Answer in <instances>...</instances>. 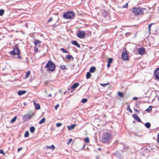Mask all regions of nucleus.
Returning <instances> with one entry per match:
<instances>
[{"mask_svg": "<svg viewBox=\"0 0 159 159\" xmlns=\"http://www.w3.org/2000/svg\"><path fill=\"white\" fill-rule=\"evenodd\" d=\"M91 75V74L90 72H88L86 75V78L87 79H89Z\"/></svg>", "mask_w": 159, "mask_h": 159, "instance_id": "393cba45", "label": "nucleus"}, {"mask_svg": "<svg viewBox=\"0 0 159 159\" xmlns=\"http://www.w3.org/2000/svg\"><path fill=\"white\" fill-rule=\"evenodd\" d=\"M110 65H111V64L108 63L107 64V67H110Z\"/></svg>", "mask_w": 159, "mask_h": 159, "instance_id": "603ef678", "label": "nucleus"}, {"mask_svg": "<svg viewBox=\"0 0 159 159\" xmlns=\"http://www.w3.org/2000/svg\"><path fill=\"white\" fill-rule=\"evenodd\" d=\"M158 143L159 144V134H158L157 135V141Z\"/></svg>", "mask_w": 159, "mask_h": 159, "instance_id": "de8ad7c7", "label": "nucleus"}, {"mask_svg": "<svg viewBox=\"0 0 159 159\" xmlns=\"http://www.w3.org/2000/svg\"><path fill=\"white\" fill-rule=\"evenodd\" d=\"M113 60V59L112 58H110L108 59V63L111 64Z\"/></svg>", "mask_w": 159, "mask_h": 159, "instance_id": "72a5a7b5", "label": "nucleus"}, {"mask_svg": "<svg viewBox=\"0 0 159 159\" xmlns=\"http://www.w3.org/2000/svg\"><path fill=\"white\" fill-rule=\"evenodd\" d=\"M35 130V127L34 126L31 127L30 128V131L32 133H33L34 132Z\"/></svg>", "mask_w": 159, "mask_h": 159, "instance_id": "a878e982", "label": "nucleus"}, {"mask_svg": "<svg viewBox=\"0 0 159 159\" xmlns=\"http://www.w3.org/2000/svg\"><path fill=\"white\" fill-rule=\"evenodd\" d=\"M45 118H43L41 120H40L39 122V124H42L43 123H44L45 122Z\"/></svg>", "mask_w": 159, "mask_h": 159, "instance_id": "4be33fe9", "label": "nucleus"}, {"mask_svg": "<svg viewBox=\"0 0 159 159\" xmlns=\"http://www.w3.org/2000/svg\"><path fill=\"white\" fill-rule=\"evenodd\" d=\"M29 132L28 131H27L24 134V137H28L29 135Z\"/></svg>", "mask_w": 159, "mask_h": 159, "instance_id": "c85d7f7f", "label": "nucleus"}, {"mask_svg": "<svg viewBox=\"0 0 159 159\" xmlns=\"http://www.w3.org/2000/svg\"><path fill=\"white\" fill-rule=\"evenodd\" d=\"M46 148L47 149H49L52 148L53 150H54L55 148V147L54 146V145H52L51 146H46Z\"/></svg>", "mask_w": 159, "mask_h": 159, "instance_id": "5701e85b", "label": "nucleus"}, {"mask_svg": "<svg viewBox=\"0 0 159 159\" xmlns=\"http://www.w3.org/2000/svg\"><path fill=\"white\" fill-rule=\"evenodd\" d=\"M145 126L148 129H149L151 126V124L149 122H147L145 124Z\"/></svg>", "mask_w": 159, "mask_h": 159, "instance_id": "412c9836", "label": "nucleus"}, {"mask_svg": "<svg viewBox=\"0 0 159 159\" xmlns=\"http://www.w3.org/2000/svg\"><path fill=\"white\" fill-rule=\"evenodd\" d=\"M111 135L110 134L108 133H105L103 134L102 142L103 143H106L108 142L111 139Z\"/></svg>", "mask_w": 159, "mask_h": 159, "instance_id": "7ed1b4c3", "label": "nucleus"}, {"mask_svg": "<svg viewBox=\"0 0 159 159\" xmlns=\"http://www.w3.org/2000/svg\"><path fill=\"white\" fill-rule=\"evenodd\" d=\"M26 91L25 90H20L18 92V94L19 95H21L25 94Z\"/></svg>", "mask_w": 159, "mask_h": 159, "instance_id": "dca6fc26", "label": "nucleus"}, {"mask_svg": "<svg viewBox=\"0 0 159 159\" xmlns=\"http://www.w3.org/2000/svg\"><path fill=\"white\" fill-rule=\"evenodd\" d=\"M56 67L55 64H54L52 61L49 60L46 64L45 67L47 69V70L53 71L55 70Z\"/></svg>", "mask_w": 159, "mask_h": 159, "instance_id": "f257e3e1", "label": "nucleus"}, {"mask_svg": "<svg viewBox=\"0 0 159 159\" xmlns=\"http://www.w3.org/2000/svg\"><path fill=\"white\" fill-rule=\"evenodd\" d=\"M0 153L2 154L3 155L5 154V153L2 150H0Z\"/></svg>", "mask_w": 159, "mask_h": 159, "instance_id": "37998d69", "label": "nucleus"}, {"mask_svg": "<svg viewBox=\"0 0 159 159\" xmlns=\"http://www.w3.org/2000/svg\"><path fill=\"white\" fill-rule=\"evenodd\" d=\"M133 117L138 122H141V121L140 118H139V117L138 116H137L136 114H133Z\"/></svg>", "mask_w": 159, "mask_h": 159, "instance_id": "f8f14e48", "label": "nucleus"}, {"mask_svg": "<svg viewBox=\"0 0 159 159\" xmlns=\"http://www.w3.org/2000/svg\"><path fill=\"white\" fill-rule=\"evenodd\" d=\"M133 99L134 100H136L138 99V98L137 97H134L133 98Z\"/></svg>", "mask_w": 159, "mask_h": 159, "instance_id": "09e8293b", "label": "nucleus"}, {"mask_svg": "<svg viewBox=\"0 0 159 159\" xmlns=\"http://www.w3.org/2000/svg\"><path fill=\"white\" fill-rule=\"evenodd\" d=\"M76 126V124H73L70 126H68L67 128L69 130H71L74 129Z\"/></svg>", "mask_w": 159, "mask_h": 159, "instance_id": "4468645a", "label": "nucleus"}, {"mask_svg": "<svg viewBox=\"0 0 159 159\" xmlns=\"http://www.w3.org/2000/svg\"><path fill=\"white\" fill-rule=\"evenodd\" d=\"M109 84V83H106V84H100V85L103 86V87H105L106 85Z\"/></svg>", "mask_w": 159, "mask_h": 159, "instance_id": "58836bf2", "label": "nucleus"}, {"mask_svg": "<svg viewBox=\"0 0 159 159\" xmlns=\"http://www.w3.org/2000/svg\"><path fill=\"white\" fill-rule=\"evenodd\" d=\"M145 9L139 7L135 8L133 9V12L135 15H138L143 13V11Z\"/></svg>", "mask_w": 159, "mask_h": 159, "instance_id": "20e7f679", "label": "nucleus"}, {"mask_svg": "<svg viewBox=\"0 0 159 159\" xmlns=\"http://www.w3.org/2000/svg\"><path fill=\"white\" fill-rule=\"evenodd\" d=\"M16 116H15L14 118H13L10 121V122L11 123H14L16 121Z\"/></svg>", "mask_w": 159, "mask_h": 159, "instance_id": "cd10ccee", "label": "nucleus"}, {"mask_svg": "<svg viewBox=\"0 0 159 159\" xmlns=\"http://www.w3.org/2000/svg\"><path fill=\"white\" fill-rule=\"evenodd\" d=\"M34 105L35 107V109L36 110H39L40 109V106L39 104H37L35 102H34Z\"/></svg>", "mask_w": 159, "mask_h": 159, "instance_id": "f3484780", "label": "nucleus"}, {"mask_svg": "<svg viewBox=\"0 0 159 159\" xmlns=\"http://www.w3.org/2000/svg\"><path fill=\"white\" fill-rule=\"evenodd\" d=\"M66 92V91L65 92L64 94H65Z\"/></svg>", "mask_w": 159, "mask_h": 159, "instance_id": "bf43d9fd", "label": "nucleus"}, {"mask_svg": "<svg viewBox=\"0 0 159 159\" xmlns=\"http://www.w3.org/2000/svg\"><path fill=\"white\" fill-rule=\"evenodd\" d=\"M75 16L73 11H69L65 13L63 15V17L66 19L73 18Z\"/></svg>", "mask_w": 159, "mask_h": 159, "instance_id": "f03ea898", "label": "nucleus"}, {"mask_svg": "<svg viewBox=\"0 0 159 159\" xmlns=\"http://www.w3.org/2000/svg\"><path fill=\"white\" fill-rule=\"evenodd\" d=\"M52 17H51L49 20H48V23H49L50 22V21H51L52 20Z\"/></svg>", "mask_w": 159, "mask_h": 159, "instance_id": "49530a36", "label": "nucleus"}, {"mask_svg": "<svg viewBox=\"0 0 159 159\" xmlns=\"http://www.w3.org/2000/svg\"><path fill=\"white\" fill-rule=\"evenodd\" d=\"M106 16H105V15H104V17H106Z\"/></svg>", "mask_w": 159, "mask_h": 159, "instance_id": "13d9d810", "label": "nucleus"}, {"mask_svg": "<svg viewBox=\"0 0 159 159\" xmlns=\"http://www.w3.org/2000/svg\"><path fill=\"white\" fill-rule=\"evenodd\" d=\"M118 95L119 97H121V98H124V94L121 92H119L118 93Z\"/></svg>", "mask_w": 159, "mask_h": 159, "instance_id": "6ab92c4d", "label": "nucleus"}, {"mask_svg": "<svg viewBox=\"0 0 159 159\" xmlns=\"http://www.w3.org/2000/svg\"><path fill=\"white\" fill-rule=\"evenodd\" d=\"M34 115L33 113H28L23 115V120L24 121L26 120H30L32 117Z\"/></svg>", "mask_w": 159, "mask_h": 159, "instance_id": "39448f33", "label": "nucleus"}, {"mask_svg": "<svg viewBox=\"0 0 159 159\" xmlns=\"http://www.w3.org/2000/svg\"><path fill=\"white\" fill-rule=\"evenodd\" d=\"M66 59L69 60H74L73 57L70 55H67L66 57Z\"/></svg>", "mask_w": 159, "mask_h": 159, "instance_id": "2eb2a0df", "label": "nucleus"}, {"mask_svg": "<svg viewBox=\"0 0 159 159\" xmlns=\"http://www.w3.org/2000/svg\"><path fill=\"white\" fill-rule=\"evenodd\" d=\"M79 85V83H74L68 89V90L71 93L73 92V90H71L72 89L76 88Z\"/></svg>", "mask_w": 159, "mask_h": 159, "instance_id": "6e6552de", "label": "nucleus"}, {"mask_svg": "<svg viewBox=\"0 0 159 159\" xmlns=\"http://www.w3.org/2000/svg\"><path fill=\"white\" fill-rule=\"evenodd\" d=\"M96 70V68L93 66V67H91V68L90 69V72L91 73H93Z\"/></svg>", "mask_w": 159, "mask_h": 159, "instance_id": "aec40b11", "label": "nucleus"}, {"mask_svg": "<svg viewBox=\"0 0 159 159\" xmlns=\"http://www.w3.org/2000/svg\"><path fill=\"white\" fill-rule=\"evenodd\" d=\"M87 99L86 98L82 99L81 102L83 103H85L87 101Z\"/></svg>", "mask_w": 159, "mask_h": 159, "instance_id": "2f4dec72", "label": "nucleus"}, {"mask_svg": "<svg viewBox=\"0 0 159 159\" xmlns=\"http://www.w3.org/2000/svg\"><path fill=\"white\" fill-rule=\"evenodd\" d=\"M38 51V48H37L35 47L34 48V52L35 53H36Z\"/></svg>", "mask_w": 159, "mask_h": 159, "instance_id": "c03bdc74", "label": "nucleus"}, {"mask_svg": "<svg viewBox=\"0 0 159 159\" xmlns=\"http://www.w3.org/2000/svg\"><path fill=\"white\" fill-rule=\"evenodd\" d=\"M51 96H52V94H49V95L48 96V97H51Z\"/></svg>", "mask_w": 159, "mask_h": 159, "instance_id": "864d4df0", "label": "nucleus"}, {"mask_svg": "<svg viewBox=\"0 0 159 159\" xmlns=\"http://www.w3.org/2000/svg\"><path fill=\"white\" fill-rule=\"evenodd\" d=\"M128 7V3H126L122 7L123 8H127Z\"/></svg>", "mask_w": 159, "mask_h": 159, "instance_id": "ea45409f", "label": "nucleus"}, {"mask_svg": "<svg viewBox=\"0 0 159 159\" xmlns=\"http://www.w3.org/2000/svg\"><path fill=\"white\" fill-rule=\"evenodd\" d=\"M134 111H135V112L137 113L138 114L139 113V111L138 110L135 109Z\"/></svg>", "mask_w": 159, "mask_h": 159, "instance_id": "8fccbe9b", "label": "nucleus"}, {"mask_svg": "<svg viewBox=\"0 0 159 159\" xmlns=\"http://www.w3.org/2000/svg\"><path fill=\"white\" fill-rule=\"evenodd\" d=\"M85 146V145H84L83 146V148H84Z\"/></svg>", "mask_w": 159, "mask_h": 159, "instance_id": "6e6d98bb", "label": "nucleus"}, {"mask_svg": "<svg viewBox=\"0 0 159 159\" xmlns=\"http://www.w3.org/2000/svg\"><path fill=\"white\" fill-rule=\"evenodd\" d=\"M22 149V148H18V152H19L20 150H21Z\"/></svg>", "mask_w": 159, "mask_h": 159, "instance_id": "3c124183", "label": "nucleus"}, {"mask_svg": "<svg viewBox=\"0 0 159 159\" xmlns=\"http://www.w3.org/2000/svg\"><path fill=\"white\" fill-rule=\"evenodd\" d=\"M98 150H101V148H98Z\"/></svg>", "mask_w": 159, "mask_h": 159, "instance_id": "5fc2aeb1", "label": "nucleus"}, {"mask_svg": "<svg viewBox=\"0 0 159 159\" xmlns=\"http://www.w3.org/2000/svg\"><path fill=\"white\" fill-rule=\"evenodd\" d=\"M30 73H31V72L30 70L28 71L27 72H26V74H25V77L26 78H28L29 77L30 75Z\"/></svg>", "mask_w": 159, "mask_h": 159, "instance_id": "b1692460", "label": "nucleus"}, {"mask_svg": "<svg viewBox=\"0 0 159 159\" xmlns=\"http://www.w3.org/2000/svg\"><path fill=\"white\" fill-rule=\"evenodd\" d=\"M62 123H57L56 124V126L57 127H59L62 125Z\"/></svg>", "mask_w": 159, "mask_h": 159, "instance_id": "a19ab883", "label": "nucleus"}, {"mask_svg": "<svg viewBox=\"0 0 159 159\" xmlns=\"http://www.w3.org/2000/svg\"><path fill=\"white\" fill-rule=\"evenodd\" d=\"M60 68L62 70H64L66 69V66L63 65H61Z\"/></svg>", "mask_w": 159, "mask_h": 159, "instance_id": "c9c22d12", "label": "nucleus"}, {"mask_svg": "<svg viewBox=\"0 0 159 159\" xmlns=\"http://www.w3.org/2000/svg\"><path fill=\"white\" fill-rule=\"evenodd\" d=\"M121 56L122 58L124 60H128L129 59L128 55L126 52H122Z\"/></svg>", "mask_w": 159, "mask_h": 159, "instance_id": "1a4fd4ad", "label": "nucleus"}, {"mask_svg": "<svg viewBox=\"0 0 159 159\" xmlns=\"http://www.w3.org/2000/svg\"><path fill=\"white\" fill-rule=\"evenodd\" d=\"M72 141V139H69L67 141V144H70L71 142Z\"/></svg>", "mask_w": 159, "mask_h": 159, "instance_id": "e433bc0d", "label": "nucleus"}, {"mask_svg": "<svg viewBox=\"0 0 159 159\" xmlns=\"http://www.w3.org/2000/svg\"><path fill=\"white\" fill-rule=\"evenodd\" d=\"M59 92H61V90H59Z\"/></svg>", "mask_w": 159, "mask_h": 159, "instance_id": "4d7b16f0", "label": "nucleus"}, {"mask_svg": "<svg viewBox=\"0 0 159 159\" xmlns=\"http://www.w3.org/2000/svg\"><path fill=\"white\" fill-rule=\"evenodd\" d=\"M155 76L156 79H159V67L157 68L155 70Z\"/></svg>", "mask_w": 159, "mask_h": 159, "instance_id": "9d476101", "label": "nucleus"}, {"mask_svg": "<svg viewBox=\"0 0 159 159\" xmlns=\"http://www.w3.org/2000/svg\"><path fill=\"white\" fill-rule=\"evenodd\" d=\"M152 109V107L151 106H150L146 110V111H148V112H150Z\"/></svg>", "mask_w": 159, "mask_h": 159, "instance_id": "bb28decb", "label": "nucleus"}, {"mask_svg": "<svg viewBox=\"0 0 159 159\" xmlns=\"http://www.w3.org/2000/svg\"><path fill=\"white\" fill-rule=\"evenodd\" d=\"M126 109L127 111H129L131 113L132 112V110L130 109L129 105L127 106Z\"/></svg>", "mask_w": 159, "mask_h": 159, "instance_id": "c756f323", "label": "nucleus"}, {"mask_svg": "<svg viewBox=\"0 0 159 159\" xmlns=\"http://www.w3.org/2000/svg\"><path fill=\"white\" fill-rule=\"evenodd\" d=\"M4 10L3 9L0 10V16H2L4 13Z\"/></svg>", "mask_w": 159, "mask_h": 159, "instance_id": "f704fd0d", "label": "nucleus"}, {"mask_svg": "<svg viewBox=\"0 0 159 159\" xmlns=\"http://www.w3.org/2000/svg\"><path fill=\"white\" fill-rule=\"evenodd\" d=\"M17 55L18 56V57H17V58H18L20 60H22V59H23L22 57L20 56V54H18Z\"/></svg>", "mask_w": 159, "mask_h": 159, "instance_id": "79ce46f5", "label": "nucleus"}, {"mask_svg": "<svg viewBox=\"0 0 159 159\" xmlns=\"http://www.w3.org/2000/svg\"><path fill=\"white\" fill-rule=\"evenodd\" d=\"M145 51V49L142 47L140 48L138 50V53L139 54L142 55L144 54Z\"/></svg>", "mask_w": 159, "mask_h": 159, "instance_id": "9b49d317", "label": "nucleus"}, {"mask_svg": "<svg viewBox=\"0 0 159 159\" xmlns=\"http://www.w3.org/2000/svg\"><path fill=\"white\" fill-rule=\"evenodd\" d=\"M20 50L18 47H16L14 48L13 50L10 51L9 53L11 55H16L20 54Z\"/></svg>", "mask_w": 159, "mask_h": 159, "instance_id": "423d86ee", "label": "nucleus"}, {"mask_svg": "<svg viewBox=\"0 0 159 159\" xmlns=\"http://www.w3.org/2000/svg\"><path fill=\"white\" fill-rule=\"evenodd\" d=\"M153 23H152V24H150L148 25V28L149 31L150 33V31H151V29H150L152 25H153Z\"/></svg>", "mask_w": 159, "mask_h": 159, "instance_id": "4c0bfd02", "label": "nucleus"}, {"mask_svg": "<svg viewBox=\"0 0 159 159\" xmlns=\"http://www.w3.org/2000/svg\"><path fill=\"white\" fill-rule=\"evenodd\" d=\"M84 141L85 142H86L87 143H89V138L88 137L84 139Z\"/></svg>", "mask_w": 159, "mask_h": 159, "instance_id": "473e14b6", "label": "nucleus"}, {"mask_svg": "<svg viewBox=\"0 0 159 159\" xmlns=\"http://www.w3.org/2000/svg\"><path fill=\"white\" fill-rule=\"evenodd\" d=\"M59 104H58L55 107V110H57V108L59 107Z\"/></svg>", "mask_w": 159, "mask_h": 159, "instance_id": "a18cd8bd", "label": "nucleus"}, {"mask_svg": "<svg viewBox=\"0 0 159 159\" xmlns=\"http://www.w3.org/2000/svg\"><path fill=\"white\" fill-rule=\"evenodd\" d=\"M71 43L75 46H76L77 47L80 48V44L77 43V41L76 40L72 41H71Z\"/></svg>", "mask_w": 159, "mask_h": 159, "instance_id": "ddd939ff", "label": "nucleus"}, {"mask_svg": "<svg viewBox=\"0 0 159 159\" xmlns=\"http://www.w3.org/2000/svg\"><path fill=\"white\" fill-rule=\"evenodd\" d=\"M158 101H159V97L158 98Z\"/></svg>", "mask_w": 159, "mask_h": 159, "instance_id": "052dcab7", "label": "nucleus"}, {"mask_svg": "<svg viewBox=\"0 0 159 159\" xmlns=\"http://www.w3.org/2000/svg\"><path fill=\"white\" fill-rule=\"evenodd\" d=\"M85 31L80 30L78 31L77 33V36L80 39L83 38L85 36Z\"/></svg>", "mask_w": 159, "mask_h": 159, "instance_id": "0eeeda50", "label": "nucleus"}, {"mask_svg": "<svg viewBox=\"0 0 159 159\" xmlns=\"http://www.w3.org/2000/svg\"><path fill=\"white\" fill-rule=\"evenodd\" d=\"M34 43L35 46H37L39 44H40L41 43V42L39 40H35L34 42Z\"/></svg>", "mask_w": 159, "mask_h": 159, "instance_id": "a211bd4d", "label": "nucleus"}, {"mask_svg": "<svg viewBox=\"0 0 159 159\" xmlns=\"http://www.w3.org/2000/svg\"><path fill=\"white\" fill-rule=\"evenodd\" d=\"M60 50L62 51L63 53H67L68 52L64 48H61L60 49Z\"/></svg>", "mask_w": 159, "mask_h": 159, "instance_id": "7c9ffc66", "label": "nucleus"}]
</instances>
